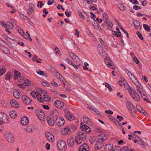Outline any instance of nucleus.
<instances>
[{"instance_id": "obj_1", "label": "nucleus", "mask_w": 151, "mask_h": 151, "mask_svg": "<svg viewBox=\"0 0 151 151\" xmlns=\"http://www.w3.org/2000/svg\"><path fill=\"white\" fill-rule=\"evenodd\" d=\"M86 139V135L82 132H78V135L76 137V142L78 144H80L83 141Z\"/></svg>"}, {"instance_id": "obj_2", "label": "nucleus", "mask_w": 151, "mask_h": 151, "mask_svg": "<svg viewBox=\"0 0 151 151\" xmlns=\"http://www.w3.org/2000/svg\"><path fill=\"white\" fill-rule=\"evenodd\" d=\"M105 137H101V138L97 140L95 146V149L99 150L103 146V142L106 139V138H105Z\"/></svg>"}, {"instance_id": "obj_3", "label": "nucleus", "mask_w": 151, "mask_h": 151, "mask_svg": "<svg viewBox=\"0 0 151 151\" xmlns=\"http://www.w3.org/2000/svg\"><path fill=\"white\" fill-rule=\"evenodd\" d=\"M57 146L60 150L65 151L67 148L66 143L63 140L58 141Z\"/></svg>"}, {"instance_id": "obj_4", "label": "nucleus", "mask_w": 151, "mask_h": 151, "mask_svg": "<svg viewBox=\"0 0 151 151\" xmlns=\"http://www.w3.org/2000/svg\"><path fill=\"white\" fill-rule=\"evenodd\" d=\"M55 122L58 126L62 127L65 124V121L62 117L58 116L56 118Z\"/></svg>"}, {"instance_id": "obj_5", "label": "nucleus", "mask_w": 151, "mask_h": 151, "mask_svg": "<svg viewBox=\"0 0 151 151\" xmlns=\"http://www.w3.org/2000/svg\"><path fill=\"white\" fill-rule=\"evenodd\" d=\"M126 105L130 113H132L136 110L134 106L132 103L130 101H127L126 103Z\"/></svg>"}, {"instance_id": "obj_6", "label": "nucleus", "mask_w": 151, "mask_h": 151, "mask_svg": "<svg viewBox=\"0 0 151 151\" xmlns=\"http://www.w3.org/2000/svg\"><path fill=\"white\" fill-rule=\"evenodd\" d=\"M104 60L105 63L109 68L113 69H115V66L112 64L113 62L109 58H106L104 59Z\"/></svg>"}, {"instance_id": "obj_7", "label": "nucleus", "mask_w": 151, "mask_h": 151, "mask_svg": "<svg viewBox=\"0 0 151 151\" xmlns=\"http://www.w3.org/2000/svg\"><path fill=\"white\" fill-rule=\"evenodd\" d=\"M21 99L23 102L26 105L29 104L32 101L30 98L25 95H22Z\"/></svg>"}, {"instance_id": "obj_8", "label": "nucleus", "mask_w": 151, "mask_h": 151, "mask_svg": "<svg viewBox=\"0 0 151 151\" xmlns=\"http://www.w3.org/2000/svg\"><path fill=\"white\" fill-rule=\"evenodd\" d=\"M48 124L51 126L54 125L55 122L54 117L52 116H49L47 118Z\"/></svg>"}, {"instance_id": "obj_9", "label": "nucleus", "mask_w": 151, "mask_h": 151, "mask_svg": "<svg viewBox=\"0 0 151 151\" xmlns=\"http://www.w3.org/2000/svg\"><path fill=\"white\" fill-rule=\"evenodd\" d=\"M79 151H89L88 146L86 143H84L80 146Z\"/></svg>"}, {"instance_id": "obj_10", "label": "nucleus", "mask_w": 151, "mask_h": 151, "mask_svg": "<svg viewBox=\"0 0 151 151\" xmlns=\"http://www.w3.org/2000/svg\"><path fill=\"white\" fill-rule=\"evenodd\" d=\"M130 95L133 99L135 101H139L140 100V97L136 91L132 93Z\"/></svg>"}, {"instance_id": "obj_11", "label": "nucleus", "mask_w": 151, "mask_h": 151, "mask_svg": "<svg viewBox=\"0 0 151 151\" xmlns=\"http://www.w3.org/2000/svg\"><path fill=\"white\" fill-rule=\"evenodd\" d=\"M35 6L33 3H30L29 8L27 10V13L29 15L32 14L35 10Z\"/></svg>"}, {"instance_id": "obj_12", "label": "nucleus", "mask_w": 151, "mask_h": 151, "mask_svg": "<svg viewBox=\"0 0 151 151\" xmlns=\"http://www.w3.org/2000/svg\"><path fill=\"white\" fill-rule=\"evenodd\" d=\"M80 127L82 129L85 130L87 133H89L91 132V129L89 127L83 122L81 123Z\"/></svg>"}, {"instance_id": "obj_13", "label": "nucleus", "mask_w": 151, "mask_h": 151, "mask_svg": "<svg viewBox=\"0 0 151 151\" xmlns=\"http://www.w3.org/2000/svg\"><path fill=\"white\" fill-rule=\"evenodd\" d=\"M5 137L9 143H13L14 141V137L11 134H6Z\"/></svg>"}, {"instance_id": "obj_14", "label": "nucleus", "mask_w": 151, "mask_h": 151, "mask_svg": "<svg viewBox=\"0 0 151 151\" xmlns=\"http://www.w3.org/2000/svg\"><path fill=\"white\" fill-rule=\"evenodd\" d=\"M13 96L16 99H19L21 96V92L18 89H15L13 92Z\"/></svg>"}, {"instance_id": "obj_15", "label": "nucleus", "mask_w": 151, "mask_h": 151, "mask_svg": "<svg viewBox=\"0 0 151 151\" xmlns=\"http://www.w3.org/2000/svg\"><path fill=\"white\" fill-rule=\"evenodd\" d=\"M7 115L5 113L0 112V120L1 121L5 122L8 120Z\"/></svg>"}, {"instance_id": "obj_16", "label": "nucleus", "mask_w": 151, "mask_h": 151, "mask_svg": "<svg viewBox=\"0 0 151 151\" xmlns=\"http://www.w3.org/2000/svg\"><path fill=\"white\" fill-rule=\"evenodd\" d=\"M71 132L70 129L68 127L64 128L62 131V133L63 135H70Z\"/></svg>"}, {"instance_id": "obj_17", "label": "nucleus", "mask_w": 151, "mask_h": 151, "mask_svg": "<svg viewBox=\"0 0 151 151\" xmlns=\"http://www.w3.org/2000/svg\"><path fill=\"white\" fill-rule=\"evenodd\" d=\"M54 104L57 108L59 109L62 108L64 106L63 102H62L60 100H56Z\"/></svg>"}, {"instance_id": "obj_18", "label": "nucleus", "mask_w": 151, "mask_h": 151, "mask_svg": "<svg viewBox=\"0 0 151 151\" xmlns=\"http://www.w3.org/2000/svg\"><path fill=\"white\" fill-rule=\"evenodd\" d=\"M21 124L23 125H26L28 124L29 121L27 117L23 116L22 117L21 121Z\"/></svg>"}, {"instance_id": "obj_19", "label": "nucleus", "mask_w": 151, "mask_h": 151, "mask_svg": "<svg viewBox=\"0 0 151 151\" xmlns=\"http://www.w3.org/2000/svg\"><path fill=\"white\" fill-rule=\"evenodd\" d=\"M66 118L68 120H73L74 119V116L72 115V113L69 111H68L65 115Z\"/></svg>"}, {"instance_id": "obj_20", "label": "nucleus", "mask_w": 151, "mask_h": 151, "mask_svg": "<svg viewBox=\"0 0 151 151\" xmlns=\"http://www.w3.org/2000/svg\"><path fill=\"white\" fill-rule=\"evenodd\" d=\"M10 103L11 105L12 106L16 108H18L19 107V103L17 102L14 99H12L10 101Z\"/></svg>"}, {"instance_id": "obj_21", "label": "nucleus", "mask_w": 151, "mask_h": 151, "mask_svg": "<svg viewBox=\"0 0 151 151\" xmlns=\"http://www.w3.org/2000/svg\"><path fill=\"white\" fill-rule=\"evenodd\" d=\"M105 23H106L107 25V26L108 29L110 30H111V29L113 26V24L111 20H107L105 21Z\"/></svg>"}, {"instance_id": "obj_22", "label": "nucleus", "mask_w": 151, "mask_h": 151, "mask_svg": "<svg viewBox=\"0 0 151 151\" xmlns=\"http://www.w3.org/2000/svg\"><path fill=\"white\" fill-rule=\"evenodd\" d=\"M133 23L136 29H140V23L139 21L135 20L133 22Z\"/></svg>"}, {"instance_id": "obj_23", "label": "nucleus", "mask_w": 151, "mask_h": 151, "mask_svg": "<svg viewBox=\"0 0 151 151\" xmlns=\"http://www.w3.org/2000/svg\"><path fill=\"white\" fill-rule=\"evenodd\" d=\"M98 50L99 53L100 55L103 56L106 55V52L103 50V48L102 47H99Z\"/></svg>"}, {"instance_id": "obj_24", "label": "nucleus", "mask_w": 151, "mask_h": 151, "mask_svg": "<svg viewBox=\"0 0 151 151\" xmlns=\"http://www.w3.org/2000/svg\"><path fill=\"white\" fill-rule=\"evenodd\" d=\"M126 89H127L130 95L132 93H133L136 91L134 88H132L130 86H129L128 84L127 83V85L126 86Z\"/></svg>"}, {"instance_id": "obj_25", "label": "nucleus", "mask_w": 151, "mask_h": 151, "mask_svg": "<svg viewBox=\"0 0 151 151\" xmlns=\"http://www.w3.org/2000/svg\"><path fill=\"white\" fill-rule=\"evenodd\" d=\"M37 115L40 120L42 121L44 120L45 114L44 113H38Z\"/></svg>"}, {"instance_id": "obj_26", "label": "nucleus", "mask_w": 151, "mask_h": 151, "mask_svg": "<svg viewBox=\"0 0 151 151\" xmlns=\"http://www.w3.org/2000/svg\"><path fill=\"white\" fill-rule=\"evenodd\" d=\"M46 136L48 140L50 141H53L54 137L52 134L48 133L46 134Z\"/></svg>"}, {"instance_id": "obj_27", "label": "nucleus", "mask_w": 151, "mask_h": 151, "mask_svg": "<svg viewBox=\"0 0 151 151\" xmlns=\"http://www.w3.org/2000/svg\"><path fill=\"white\" fill-rule=\"evenodd\" d=\"M141 97L144 101H146L147 103H151L150 101L148 99L145 93L144 94V93H142L141 95Z\"/></svg>"}, {"instance_id": "obj_28", "label": "nucleus", "mask_w": 151, "mask_h": 151, "mask_svg": "<svg viewBox=\"0 0 151 151\" xmlns=\"http://www.w3.org/2000/svg\"><path fill=\"white\" fill-rule=\"evenodd\" d=\"M75 140H73L72 138H70L68 139L67 141L68 145L70 147H72L74 145Z\"/></svg>"}, {"instance_id": "obj_29", "label": "nucleus", "mask_w": 151, "mask_h": 151, "mask_svg": "<svg viewBox=\"0 0 151 151\" xmlns=\"http://www.w3.org/2000/svg\"><path fill=\"white\" fill-rule=\"evenodd\" d=\"M113 145L111 144H107L106 145L104 148L106 151H110L112 149Z\"/></svg>"}, {"instance_id": "obj_30", "label": "nucleus", "mask_w": 151, "mask_h": 151, "mask_svg": "<svg viewBox=\"0 0 151 151\" xmlns=\"http://www.w3.org/2000/svg\"><path fill=\"white\" fill-rule=\"evenodd\" d=\"M31 95L34 98H35L37 97L40 96H42L40 93L35 91H32L31 93Z\"/></svg>"}, {"instance_id": "obj_31", "label": "nucleus", "mask_w": 151, "mask_h": 151, "mask_svg": "<svg viewBox=\"0 0 151 151\" xmlns=\"http://www.w3.org/2000/svg\"><path fill=\"white\" fill-rule=\"evenodd\" d=\"M83 121L85 123L87 124H90L91 121L89 118L86 116H83Z\"/></svg>"}, {"instance_id": "obj_32", "label": "nucleus", "mask_w": 151, "mask_h": 151, "mask_svg": "<svg viewBox=\"0 0 151 151\" xmlns=\"http://www.w3.org/2000/svg\"><path fill=\"white\" fill-rule=\"evenodd\" d=\"M133 82L134 83L137 87H139L142 90V86H140V84L139 83V82L137 79L135 80H134V81H133Z\"/></svg>"}, {"instance_id": "obj_33", "label": "nucleus", "mask_w": 151, "mask_h": 151, "mask_svg": "<svg viewBox=\"0 0 151 151\" xmlns=\"http://www.w3.org/2000/svg\"><path fill=\"white\" fill-rule=\"evenodd\" d=\"M103 85H105L106 87L108 88L110 92H112L113 91V89L111 88V85L107 83L104 82L103 83Z\"/></svg>"}, {"instance_id": "obj_34", "label": "nucleus", "mask_w": 151, "mask_h": 151, "mask_svg": "<svg viewBox=\"0 0 151 151\" xmlns=\"http://www.w3.org/2000/svg\"><path fill=\"white\" fill-rule=\"evenodd\" d=\"M43 97L46 102H48L50 101L51 98L50 97L48 96V95L44 94L43 96Z\"/></svg>"}, {"instance_id": "obj_35", "label": "nucleus", "mask_w": 151, "mask_h": 151, "mask_svg": "<svg viewBox=\"0 0 151 151\" xmlns=\"http://www.w3.org/2000/svg\"><path fill=\"white\" fill-rule=\"evenodd\" d=\"M120 82H121L123 83V84H124V87L125 88H126V85H125V83H127V82L123 77H121V80L119 81V83H120Z\"/></svg>"}, {"instance_id": "obj_36", "label": "nucleus", "mask_w": 151, "mask_h": 151, "mask_svg": "<svg viewBox=\"0 0 151 151\" xmlns=\"http://www.w3.org/2000/svg\"><path fill=\"white\" fill-rule=\"evenodd\" d=\"M6 71V69L5 68H1L0 67V76L3 75Z\"/></svg>"}, {"instance_id": "obj_37", "label": "nucleus", "mask_w": 151, "mask_h": 151, "mask_svg": "<svg viewBox=\"0 0 151 151\" xmlns=\"http://www.w3.org/2000/svg\"><path fill=\"white\" fill-rule=\"evenodd\" d=\"M17 29L18 30V32L20 33L21 35L23 36L24 38L25 37H24V36L25 35V34L23 30L22 29L19 27H17Z\"/></svg>"}, {"instance_id": "obj_38", "label": "nucleus", "mask_w": 151, "mask_h": 151, "mask_svg": "<svg viewBox=\"0 0 151 151\" xmlns=\"http://www.w3.org/2000/svg\"><path fill=\"white\" fill-rule=\"evenodd\" d=\"M119 9L122 11H124L125 9V6L122 3L119 4Z\"/></svg>"}, {"instance_id": "obj_39", "label": "nucleus", "mask_w": 151, "mask_h": 151, "mask_svg": "<svg viewBox=\"0 0 151 151\" xmlns=\"http://www.w3.org/2000/svg\"><path fill=\"white\" fill-rule=\"evenodd\" d=\"M58 114V112L57 111L56 109H53L52 111V115H51L50 116H57Z\"/></svg>"}, {"instance_id": "obj_40", "label": "nucleus", "mask_w": 151, "mask_h": 151, "mask_svg": "<svg viewBox=\"0 0 151 151\" xmlns=\"http://www.w3.org/2000/svg\"><path fill=\"white\" fill-rule=\"evenodd\" d=\"M25 129L26 130V132L29 133L31 132L32 131V128L28 126L26 129Z\"/></svg>"}, {"instance_id": "obj_41", "label": "nucleus", "mask_w": 151, "mask_h": 151, "mask_svg": "<svg viewBox=\"0 0 151 151\" xmlns=\"http://www.w3.org/2000/svg\"><path fill=\"white\" fill-rule=\"evenodd\" d=\"M7 27L9 29H12L14 28V25L12 23L7 22Z\"/></svg>"}, {"instance_id": "obj_42", "label": "nucleus", "mask_w": 151, "mask_h": 151, "mask_svg": "<svg viewBox=\"0 0 151 151\" xmlns=\"http://www.w3.org/2000/svg\"><path fill=\"white\" fill-rule=\"evenodd\" d=\"M111 32L112 33V35L115 36L117 37H119L121 36V35H119L117 33V31L112 30Z\"/></svg>"}, {"instance_id": "obj_43", "label": "nucleus", "mask_w": 151, "mask_h": 151, "mask_svg": "<svg viewBox=\"0 0 151 151\" xmlns=\"http://www.w3.org/2000/svg\"><path fill=\"white\" fill-rule=\"evenodd\" d=\"M21 75V74L19 72L17 71H14V76L16 78L19 77Z\"/></svg>"}, {"instance_id": "obj_44", "label": "nucleus", "mask_w": 151, "mask_h": 151, "mask_svg": "<svg viewBox=\"0 0 151 151\" xmlns=\"http://www.w3.org/2000/svg\"><path fill=\"white\" fill-rule=\"evenodd\" d=\"M143 27L144 28V29L146 30L148 32H149L150 31V29L149 27L146 24H143Z\"/></svg>"}, {"instance_id": "obj_45", "label": "nucleus", "mask_w": 151, "mask_h": 151, "mask_svg": "<svg viewBox=\"0 0 151 151\" xmlns=\"http://www.w3.org/2000/svg\"><path fill=\"white\" fill-rule=\"evenodd\" d=\"M24 84H25V86H29L30 85V81H29V80L28 79H26L25 80Z\"/></svg>"}, {"instance_id": "obj_46", "label": "nucleus", "mask_w": 151, "mask_h": 151, "mask_svg": "<svg viewBox=\"0 0 151 151\" xmlns=\"http://www.w3.org/2000/svg\"><path fill=\"white\" fill-rule=\"evenodd\" d=\"M96 138L94 137H90L89 141L91 144H93L95 142Z\"/></svg>"}, {"instance_id": "obj_47", "label": "nucleus", "mask_w": 151, "mask_h": 151, "mask_svg": "<svg viewBox=\"0 0 151 151\" xmlns=\"http://www.w3.org/2000/svg\"><path fill=\"white\" fill-rule=\"evenodd\" d=\"M125 71L127 73V74L128 75V76L130 77V76H132L133 74H132V73L129 70L127 69L126 68L125 69Z\"/></svg>"}, {"instance_id": "obj_48", "label": "nucleus", "mask_w": 151, "mask_h": 151, "mask_svg": "<svg viewBox=\"0 0 151 151\" xmlns=\"http://www.w3.org/2000/svg\"><path fill=\"white\" fill-rule=\"evenodd\" d=\"M103 17L106 21L108 19V16L107 14L105 12L103 14Z\"/></svg>"}, {"instance_id": "obj_49", "label": "nucleus", "mask_w": 151, "mask_h": 151, "mask_svg": "<svg viewBox=\"0 0 151 151\" xmlns=\"http://www.w3.org/2000/svg\"><path fill=\"white\" fill-rule=\"evenodd\" d=\"M38 91L40 93H45V94H46L47 93V92L42 90L41 88H38Z\"/></svg>"}, {"instance_id": "obj_50", "label": "nucleus", "mask_w": 151, "mask_h": 151, "mask_svg": "<svg viewBox=\"0 0 151 151\" xmlns=\"http://www.w3.org/2000/svg\"><path fill=\"white\" fill-rule=\"evenodd\" d=\"M72 58L76 62H78L80 61V59L76 55L74 56V57Z\"/></svg>"}, {"instance_id": "obj_51", "label": "nucleus", "mask_w": 151, "mask_h": 151, "mask_svg": "<svg viewBox=\"0 0 151 151\" xmlns=\"http://www.w3.org/2000/svg\"><path fill=\"white\" fill-rule=\"evenodd\" d=\"M37 6L38 7L41 8L44 4L42 3V1H39L37 2Z\"/></svg>"}, {"instance_id": "obj_52", "label": "nucleus", "mask_w": 151, "mask_h": 151, "mask_svg": "<svg viewBox=\"0 0 151 151\" xmlns=\"http://www.w3.org/2000/svg\"><path fill=\"white\" fill-rule=\"evenodd\" d=\"M78 14H79V15L80 17L82 19H85L84 15L83 14V13L82 12H81L80 11H78Z\"/></svg>"}, {"instance_id": "obj_53", "label": "nucleus", "mask_w": 151, "mask_h": 151, "mask_svg": "<svg viewBox=\"0 0 151 151\" xmlns=\"http://www.w3.org/2000/svg\"><path fill=\"white\" fill-rule=\"evenodd\" d=\"M137 34L139 39L141 40H143L144 39L143 37L142 36L141 34L139 32H137Z\"/></svg>"}, {"instance_id": "obj_54", "label": "nucleus", "mask_w": 151, "mask_h": 151, "mask_svg": "<svg viewBox=\"0 0 151 151\" xmlns=\"http://www.w3.org/2000/svg\"><path fill=\"white\" fill-rule=\"evenodd\" d=\"M11 75V73L8 72L7 75H6L5 79L6 80H10V76Z\"/></svg>"}, {"instance_id": "obj_55", "label": "nucleus", "mask_w": 151, "mask_h": 151, "mask_svg": "<svg viewBox=\"0 0 151 151\" xmlns=\"http://www.w3.org/2000/svg\"><path fill=\"white\" fill-rule=\"evenodd\" d=\"M41 84L43 86H49V85L48 83H47V82H45L44 81H41Z\"/></svg>"}, {"instance_id": "obj_56", "label": "nucleus", "mask_w": 151, "mask_h": 151, "mask_svg": "<svg viewBox=\"0 0 151 151\" xmlns=\"http://www.w3.org/2000/svg\"><path fill=\"white\" fill-rule=\"evenodd\" d=\"M120 151H129V149L127 147H124L122 148Z\"/></svg>"}, {"instance_id": "obj_57", "label": "nucleus", "mask_w": 151, "mask_h": 151, "mask_svg": "<svg viewBox=\"0 0 151 151\" xmlns=\"http://www.w3.org/2000/svg\"><path fill=\"white\" fill-rule=\"evenodd\" d=\"M100 41L101 42L102 45L104 47L105 49H106L107 47H106V45H105V44L104 43L103 41L101 38H100Z\"/></svg>"}, {"instance_id": "obj_58", "label": "nucleus", "mask_w": 151, "mask_h": 151, "mask_svg": "<svg viewBox=\"0 0 151 151\" xmlns=\"http://www.w3.org/2000/svg\"><path fill=\"white\" fill-rule=\"evenodd\" d=\"M116 118L117 119H119V122H121L124 119V118L122 116L119 115H117L116 116Z\"/></svg>"}, {"instance_id": "obj_59", "label": "nucleus", "mask_w": 151, "mask_h": 151, "mask_svg": "<svg viewBox=\"0 0 151 151\" xmlns=\"http://www.w3.org/2000/svg\"><path fill=\"white\" fill-rule=\"evenodd\" d=\"M129 78L132 82H133V81H134V80H135L137 79L133 75L129 77Z\"/></svg>"}, {"instance_id": "obj_60", "label": "nucleus", "mask_w": 151, "mask_h": 151, "mask_svg": "<svg viewBox=\"0 0 151 151\" xmlns=\"http://www.w3.org/2000/svg\"><path fill=\"white\" fill-rule=\"evenodd\" d=\"M37 99L41 102L43 103L44 102V100L41 97H37Z\"/></svg>"}, {"instance_id": "obj_61", "label": "nucleus", "mask_w": 151, "mask_h": 151, "mask_svg": "<svg viewBox=\"0 0 151 151\" xmlns=\"http://www.w3.org/2000/svg\"><path fill=\"white\" fill-rule=\"evenodd\" d=\"M136 108L137 110L139 112L141 111V110H142V108L139 105H137Z\"/></svg>"}, {"instance_id": "obj_62", "label": "nucleus", "mask_w": 151, "mask_h": 151, "mask_svg": "<svg viewBox=\"0 0 151 151\" xmlns=\"http://www.w3.org/2000/svg\"><path fill=\"white\" fill-rule=\"evenodd\" d=\"M130 1L134 4H138V1L137 0H130Z\"/></svg>"}, {"instance_id": "obj_63", "label": "nucleus", "mask_w": 151, "mask_h": 151, "mask_svg": "<svg viewBox=\"0 0 151 151\" xmlns=\"http://www.w3.org/2000/svg\"><path fill=\"white\" fill-rule=\"evenodd\" d=\"M54 2V0H49L47 2V4L48 5H50L53 4Z\"/></svg>"}, {"instance_id": "obj_64", "label": "nucleus", "mask_w": 151, "mask_h": 151, "mask_svg": "<svg viewBox=\"0 0 151 151\" xmlns=\"http://www.w3.org/2000/svg\"><path fill=\"white\" fill-rule=\"evenodd\" d=\"M50 145L48 143H47L45 145V147L47 150H49L50 149Z\"/></svg>"}]
</instances>
